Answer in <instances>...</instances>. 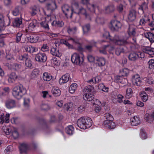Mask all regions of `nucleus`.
<instances>
[{
    "label": "nucleus",
    "instance_id": "obj_1",
    "mask_svg": "<svg viewBox=\"0 0 154 154\" xmlns=\"http://www.w3.org/2000/svg\"><path fill=\"white\" fill-rule=\"evenodd\" d=\"M63 12L68 18H71L72 16L76 14L83 15L89 20H91L92 16L89 14L86 10L82 7L79 8L78 3H75L72 5L71 7L68 5H63L62 7Z\"/></svg>",
    "mask_w": 154,
    "mask_h": 154
},
{
    "label": "nucleus",
    "instance_id": "obj_2",
    "mask_svg": "<svg viewBox=\"0 0 154 154\" xmlns=\"http://www.w3.org/2000/svg\"><path fill=\"white\" fill-rule=\"evenodd\" d=\"M135 26L134 25H129L128 30V34L125 37L116 35L113 38H112L109 32L106 31L103 35L104 38L109 39L115 45H125L127 44L128 42L127 39L129 36H134L136 35L135 31Z\"/></svg>",
    "mask_w": 154,
    "mask_h": 154
},
{
    "label": "nucleus",
    "instance_id": "obj_3",
    "mask_svg": "<svg viewBox=\"0 0 154 154\" xmlns=\"http://www.w3.org/2000/svg\"><path fill=\"white\" fill-rule=\"evenodd\" d=\"M92 121L88 117H81L77 121L78 126L80 128L85 129L89 128L92 125Z\"/></svg>",
    "mask_w": 154,
    "mask_h": 154
},
{
    "label": "nucleus",
    "instance_id": "obj_4",
    "mask_svg": "<svg viewBox=\"0 0 154 154\" xmlns=\"http://www.w3.org/2000/svg\"><path fill=\"white\" fill-rule=\"evenodd\" d=\"M26 92V89L21 85L15 87L13 89L12 94L16 98L20 99Z\"/></svg>",
    "mask_w": 154,
    "mask_h": 154
},
{
    "label": "nucleus",
    "instance_id": "obj_5",
    "mask_svg": "<svg viewBox=\"0 0 154 154\" xmlns=\"http://www.w3.org/2000/svg\"><path fill=\"white\" fill-rule=\"evenodd\" d=\"M2 130L6 135H10L11 137L14 139L17 138L18 137V133L17 129L15 128H13L12 130L10 129L9 126H5L2 128Z\"/></svg>",
    "mask_w": 154,
    "mask_h": 154
},
{
    "label": "nucleus",
    "instance_id": "obj_6",
    "mask_svg": "<svg viewBox=\"0 0 154 154\" xmlns=\"http://www.w3.org/2000/svg\"><path fill=\"white\" fill-rule=\"evenodd\" d=\"M30 9L31 10L30 13L32 16H34L37 13L39 12L40 16L38 17V19L39 20H42V16H44L46 15V13L44 9L41 8L39 6H33L31 7Z\"/></svg>",
    "mask_w": 154,
    "mask_h": 154
},
{
    "label": "nucleus",
    "instance_id": "obj_7",
    "mask_svg": "<svg viewBox=\"0 0 154 154\" xmlns=\"http://www.w3.org/2000/svg\"><path fill=\"white\" fill-rule=\"evenodd\" d=\"M71 60L73 63L81 65L84 60V56L82 53H74L71 56Z\"/></svg>",
    "mask_w": 154,
    "mask_h": 154
},
{
    "label": "nucleus",
    "instance_id": "obj_8",
    "mask_svg": "<svg viewBox=\"0 0 154 154\" xmlns=\"http://www.w3.org/2000/svg\"><path fill=\"white\" fill-rule=\"evenodd\" d=\"M122 26L121 23L116 20H112L110 22V28L112 30L117 31L121 28Z\"/></svg>",
    "mask_w": 154,
    "mask_h": 154
},
{
    "label": "nucleus",
    "instance_id": "obj_9",
    "mask_svg": "<svg viewBox=\"0 0 154 154\" xmlns=\"http://www.w3.org/2000/svg\"><path fill=\"white\" fill-rule=\"evenodd\" d=\"M90 0H81V3L87 5L88 11L92 13H94L95 6L94 4H91L89 3Z\"/></svg>",
    "mask_w": 154,
    "mask_h": 154
},
{
    "label": "nucleus",
    "instance_id": "obj_10",
    "mask_svg": "<svg viewBox=\"0 0 154 154\" xmlns=\"http://www.w3.org/2000/svg\"><path fill=\"white\" fill-rule=\"evenodd\" d=\"M35 58L37 61L45 62L47 60V57L45 54L39 53L36 55Z\"/></svg>",
    "mask_w": 154,
    "mask_h": 154
},
{
    "label": "nucleus",
    "instance_id": "obj_11",
    "mask_svg": "<svg viewBox=\"0 0 154 154\" xmlns=\"http://www.w3.org/2000/svg\"><path fill=\"white\" fill-rule=\"evenodd\" d=\"M46 7L48 10L52 11L55 10L57 8L55 1L53 0H48L46 4Z\"/></svg>",
    "mask_w": 154,
    "mask_h": 154
},
{
    "label": "nucleus",
    "instance_id": "obj_12",
    "mask_svg": "<svg viewBox=\"0 0 154 154\" xmlns=\"http://www.w3.org/2000/svg\"><path fill=\"white\" fill-rule=\"evenodd\" d=\"M148 3L144 2L139 5L138 8V13L140 14H142L146 11L148 9Z\"/></svg>",
    "mask_w": 154,
    "mask_h": 154
},
{
    "label": "nucleus",
    "instance_id": "obj_13",
    "mask_svg": "<svg viewBox=\"0 0 154 154\" xmlns=\"http://www.w3.org/2000/svg\"><path fill=\"white\" fill-rule=\"evenodd\" d=\"M47 15L48 17L47 18L48 19L49 17V16L47 14ZM42 20L44 18H45V20L44 21H42L40 22V24L41 26V27L44 29L45 30L48 31L49 29L50 28L48 25V22L47 21L46 19L47 18L45 17H43V16H42Z\"/></svg>",
    "mask_w": 154,
    "mask_h": 154
},
{
    "label": "nucleus",
    "instance_id": "obj_14",
    "mask_svg": "<svg viewBox=\"0 0 154 154\" xmlns=\"http://www.w3.org/2000/svg\"><path fill=\"white\" fill-rule=\"evenodd\" d=\"M131 81L133 85H136L137 86H139L141 82L140 76L138 74H136L133 76Z\"/></svg>",
    "mask_w": 154,
    "mask_h": 154
},
{
    "label": "nucleus",
    "instance_id": "obj_15",
    "mask_svg": "<svg viewBox=\"0 0 154 154\" xmlns=\"http://www.w3.org/2000/svg\"><path fill=\"white\" fill-rule=\"evenodd\" d=\"M104 127L109 129H113L116 127L114 122L112 121V120H106L104 122Z\"/></svg>",
    "mask_w": 154,
    "mask_h": 154
},
{
    "label": "nucleus",
    "instance_id": "obj_16",
    "mask_svg": "<svg viewBox=\"0 0 154 154\" xmlns=\"http://www.w3.org/2000/svg\"><path fill=\"white\" fill-rule=\"evenodd\" d=\"M136 11L133 9H132L129 11L128 15V20L129 21H133L136 18Z\"/></svg>",
    "mask_w": 154,
    "mask_h": 154
},
{
    "label": "nucleus",
    "instance_id": "obj_17",
    "mask_svg": "<svg viewBox=\"0 0 154 154\" xmlns=\"http://www.w3.org/2000/svg\"><path fill=\"white\" fill-rule=\"evenodd\" d=\"M29 149L28 144L25 143H21L19 146V149L20 153H26Z\"/></svg>",
    "mask_w": 154,
    "mask_h": 154
},
{
    "label": "nucleus",
    "instance_id": "obj_18",
    "mask_svg": "<svg viewBox=\"0 0 154 154\" xmlns=\"http://www.w3.org/2000/svg\"><path fill=\"white\" fill-rule=\"evenodd\" d=\"M6 107L8 109H11L16 107V103L14 100L9 99L7 100L5 102Z\"/></svg>",
    "mask_w": 154,
    "mask_h": 154
},
{
    "label": "nucleus",
    "instance_id": "obj_19",
    "mask_svg": "<svg viewBox=\"0 0 154 154\" xmlns=\"http://www.w3.org/2000/svg\"><path fill=\"white\" fill-rule=\"evenodd\" d=\"M10 114L7 113L5 115V119L4 114L2 113L0 116V123L3 124L4 122L8 123L9 122V117Z\"/></svg>",
    "mask_w": 154,
    "mask_h": 154
},
{
    "label": "nucleus",
    "instance_id": "obj_20",
    "mask_svg": "<svg viewBox=\"0 0 154 154\" xmlns=\"http://www.w3.org/2000/svg\"><path fill=\"white\" fill-rule=\"evenodd\" d=\"M69 75L68 73L63 75L59 79V83L61 85L66 83L69 80Z\"/></svg>",
    "mask_w": 154,
    "mask_h": 154
},
{
    "label": "nucleus",
    "instance_id": "obj_21",
    "mask_svg": "<svg viewBox=\"0 0 154 154\" xmlns=\"http://www.w3.org/2000/svg\"><path fill=\"white\" fill-rule=\"evenodd\" d=\"M8 80L9 83L14 82L17 79V75L14 72L11 73L8 75Z\"/></svg>",
    "mask_w": 154,
    "mask_h": 154
},
{
    "label": "nucleus",
    "instance_id": "obj_22",
    "mask_svg": "<svg viewBox=\"0 0 154 154\" xmlns=\"http://www.w3.org/2000/svg\"><path fill=\"white\" fill-rule=\"evenodd\" d=\"M130 123L132 126H137L140 123V120L139 117L137 116H134L130 119Z\"/></svg>",
    "mask_w": 154,
    "mask_h": 154
},
{
    "label": "nucleus",
    "instance_id": "obj_23",
    "mask_svg": "<svg viewBox=\"0 0 154 154\" xmlns=\"http://www.w3.org/2000/svg\"><path fill=\"white\" fill-rule=\"evenodd\" d=\"M114 81L118 83H121L124 84L127 82V80L126 79L123 78L122 76L117 75L115 77Z\"/></svg>",
    "mask_w": 154,
    "mask_h": 154
},
{
    "label": "nucleus",
    "instance_id": "obj_24",
    "mask_svg": "<svg viewBox=\"0 0 154 154\" xmlns=\"http://www.w3.org/2000/svg\"><path fill=\"white\" fill-rule=\"evenodd\" d=\"M96 60L97 61V64L99 66H103L105 64L106 60L103 57H97Z\"/></svg>",
    "mask_w": 154,
    "mask_h": 154
},
{
    "label": "nucleus",
    "instance_id": "obj_25",
    "mask_svg": "<svg viewBox=\"0 0 154 154\" xmlns=\"http://www.w3.org/2000/svg\"><path fill=\"white\" fill-rule=\"evenodd\" d=\"M83 98L85 100L91 101L93 100L94 97L92 93H85L83 95Z\"/></svg>",
    "mask_w": 154,
    "mask_h": 154
},
{
    "label": "nucleus",
    "instance_id": "obj_26",
    "mask_svg": "<svg viewBox=\"0 0 154 154\" xmlns=\"http://www.w3.org/2000/svg\"><path fill=\"white\" fill-rule=\"evenodd\" d=\"M6 65L8 67V68L10 69H14L15 70H18L21 67V65L18 64H7Z\"/></svg>",
    "mask_w": 154,
    "mask_h": 154
},
{
    "label": "nucleus",
    "instance_id": "obj_27",
    "mask_svg": "<svg viewBox=\"0 0 154 154\" xmlns=\"http://www.w3.org/2000/svg\"><path fill=\"white\" fill-rule=\"evenodd\" d=\"M39 37L36 35H31L27 37L28 41L31 43H36L38 42Z\"/></svg>",
    "mask_w": 154,
    "mask_h": 154
},
{
    "label": "nucleus",
    "instance_id": "obj_28",
    "mask_svg": "<svg viewBox=\"0 0 154 154\" xmlns=\"http://www.w3.org/2000/svg\"><path fill=\"white\" fill-rule=\"evenodd\" d=\"M26 51L30 53L36 52L38 51V48L30 45L26 46L25 47Z\"/></svg>",
    "mask_w": 154,
    "mask_h": 154
},
{
    "label": "nucleus",
    "instance_id": "obj_29",
    "mask_svg": "<svg viewBox=\"0 0 154 154\" xmlns=\"http://www.w3.org/2000/svg\"><path fill=\"white\" fill-rule=\"evenodd\" d=\"M37 23L38 22L36 20H33L29 23V25L28 26V29L31 31L33 30Z\"/></svg>",
    "mask_w": 154,
    "mask_h": 154
},
{
    "label": "nucleus",
    "instance_id": "obj_30",
    "mask_svg": "<svg viewBox=\"0 0 154 154\" xmlns=\"http://www.w3.org/2000/svg\"><path fill=\"white\" fill-rule=\"evenodd\" d=\"M50 53L52 55L58 57H60L61 55V54L59 50L54 48H53L51 49Z\"/></svg>",
    "mask_w": 154,
    "mask_h": 154
},
{
    "label": "nucleus",
    "instance_id": "obj_31",
    "mask_svg": "<svg viewBox=\"0 0 154 154\" xmlns=\"http://www.w3.org/2000/svg\"><path fill=\"white\" fill-rule=\"evenodd\" d=\"M146 120L148 122H151L154 120V112L151 114L146 113L145 116Z\"/></svg>",
    "mask_w": 154,
    "mask_h": 154
},
{
    "label": "nucleus",
    "instance_id": "obj_32",
    "mask_svg": "<svg viewBox=\"0 0 154 154\" xmlns=\"http://www.w3.org/2000/svg\"><path fill=\"white\" fill-rule=\"evenodd\" d=\"M52 92L53 95L56 97L58 96L61 94V91L59 88L57 87H53L52 90Z\"/></svg>",
    "mask_w": 154,
    "mask_h": 154
},
{
    "label": "nucleus",
    "instance_id": "obj_33",
    "mask_svg": "<svg viewBox=\"0 0 154 154\" xmlns=\"http://www.w3.org/2000/svg\"><path fill=\"white\" fill-rule=\"evenodd\" d=\"M145 37L147 38L151 43L154 42V34L150 32L145 34Z\"/></svg>",
    "mask_w": 154,
    "mask_h": 154
},
{
    "label": "nucleus",
    "instance_id": "obj_34",
    "mask_svg": "<svg viewBox=\"0 0 154 154\" xmlns=\"http://www.w3.org/2000/svg\"><path fill=\"white\" fill-rule=\"evenodd\" d=\"M74 129L73 127L71 125L68 126L66 128V132L69 135H72L74 132Z\"/></svg>",
    "mask_w": 154,
    "mask_h": 154
},
{
    "label": "nucleus",
    "instance_id": "obj_35",
    "mask_svg": "<svg viewBox=\"0 0 154 154\" xmlns=\"http://www.w3.org/2000/svg\"><path fill=\"white\" fill-rule=\"evenodd\" d=\"M85 93H92L94 91V88L93 86L89 85L85 87L84 89Z\"/></svg>",
    "mask_w": 154,
    "mask_h": 154
},
{
    "label": "nucleus",
    "instance_id": "obj_36",
    "mask_svg": "<svg viewBox=\"0 0 154 154\" xmlns=\"http://www.w3.org/2000/svg\"><path fill=\"white\" fill-rule=\"evenodd\" d=\"M64 23L61 21L53 20L51 23L52 26L58 27H62L64 25Z\"/></svg>",
    "mask_w": 154,
    "mask_h": 154
},
{
    "label": "nucleus",
    "instance_id": "obj_37",
    "mask_svg": "<svg viewBox=\"0 0 154 154\" xmlns=\"http://www.w3.org/2000/svg\"><path fill=\"white\" fill-rule=\"evenodd\" d=\"M22 19L19 18H16L13 22V25L15 27H19L22 24Z\"/></svg>",
    "mask_w": 154,
    "mask_h": 154
},
{
    "label": "nucleus",
    "instance_id": "obj_38",
    "mask_svg": "<svg viewBox=\"0 0 154 154\" xmlns=\"http://www.w3.org/2000/svg\"><path fill=\"white\" fill-rule=\"evenodd\" d=\"M43 79L45 81H49L52 79V76L50 74L45 72L43 75Z\"/></svg>",
    "mask_w": 154,
    "mask_h": 154
},
{
    "label": "nucleus",
    "instance_id": "obj_39",
    "mask_svg": "<svg viewBox=\"0 0 154 154\" xmlns=\"http://www.w3.org/2000/svg\"><path fill=\"white\" fill-rule=\"evenodd\" d=\"M143 51L150 55L154 54V49L149 47H145L143 48Z\"/></svg>",
    "mask_w": 154,
    "mask_h": 154
},
{
    "label": "nucleus",
    "instance_id": "obj_40",
    "mask_svg": "<svg viewBox=\"0 0 154 154\" xmlns=\"http://www.w3.org/2000/svg\"><path fill=\"white\" fill-rule=\"evenodd\" d=\"M77 87V85L76 83H73L72 84L69 88V92L71 94L74 93Z\"/></svg>",
    "mask_w": 154,
    "mask_h": 154
},
{
    "label": "nucleus",
    "instance_id": "obj_41",
    "mask_svg": "<svg viewBox=\"0 0 154 154\" xmlns=\"http://www.w3.org/2000/svg\"><path fill=\"white\" fill-rule=\"evenodd\" d=\"M59 42L65 45L69 48L72 49L73 48L72 45L69 44L67 41L64 39L59 40Z\"/></svg>",
    "mask_w": 154,
    "mask_h": 154
},
{
    "label": "nucleus",
    "instance_id": "obj_42",
    "mask_svg": "<svg viewBox=\"0 0 154 154\" xmlns=\"http://www.w3.org/2000/svg\"><path fill=\"white\" fill-rule=\"evenodd\" d=\"M68 40L69 41H71L74 44H80L81 41V39L78 38L77 37H74V38L69 37L68 38Z\"/></svg>",
    "mask_w": 154,
    "mask_h": 154
},
{
    "label": "nucleus",
    "instance_id": "obj_43",
    "mask_svg": "<svg viewBox=\"0 0 154 154\" xmlns=\"http://www.w3.org/2000/svg\"><path fill=\"white\" fill-rule=\"evenodd\" d=\"M98 88L100 90H101L105 92H107L108 91L109 88L106 87L103 84H100L98 86Z\"/></svg>",
    "mask_w": 154,
    "mask_h": 154
},
{
    "label": "nucleus",
    "instance_id": "obj_44",
    "mask_svg": "<svg viewBox=\"0 0 154 154\" xmlns=\"http://www.w3.org/2000/svg\"><path fill=\"white\" fill-rule=\"evenodd\" d=\"M114 10V6L111 5L107 6L105 9V12L106 13H109L113 12Z\"/></svg>",
    "mask_w": 154,
    "mask_h": 154
},
{
    "label": "nucleus",
    "instance_id": "obj_45",
    "mask_svg": "<svg viewBox=\"0 0 154 154\" xmlns=\"http://www.w3.org/2000/svg\"><path fill=\"white\" fill-rule=\"evenodd\" d=\"M51 63L52 65L54 66H59L60 65V61L57 58L54 57L52 59Z\"/></svg>",
    "mask_w": 154,
    "mask_h": 154
},
{
    "label": "nucleus",
    "instance_id": "obj_46",
    "mask_svg": "<svg viewBox=\"0 0 154 154\" xmlns=\"http://www.w3.org/2000/svg\"><path fill=\"white\" fill-rule=\"evenodd\" d=\"M132 90L131 88H128L126 91V97L128 99H129L132 96Z\"/></svg>",
    "mask_w": 154,
    "mask_h": 154
},
{
    "label": "nucleus",
    "instance_id": "obj_47",
    "mask_svg": "<svg viewBox=\"0 0 154 154\" xmlns=\"http://www.w3.org/2000/svg\"><path fill=\"white\" fill-rule=\"evenodd\" d=\"M39 72V71L38 69H34L31 74V78L32 79L36 77L38 75Z\"/></svg>",
    "mask_w": 154,
    "mask_h": 154
},
{
    "label": "nucleus",
    "instance_id": "obj_48",
    "mask_svg": "<svg viewBox=\"0 0 154 154\" xmlns=\"http://www.w3.org/2000/svg\"><path fill=\"white\" fill-rule=\"evenodd\" d=\"M128 58L131 60H135L137 58V53H131L128 56Z\"/></svg>",
    "mask_w": 154,
    "mask_h": 154
},
{
    "label": "nucleus",
    "instance_id": "obj_49",
    "mask_svg": "<svg viewBox=\"0 0 154 154\" xmlns=\"http://www.w3.org/2000/svg\"><path fill=\"white\" fill-rule=\"evenodd\" d=\"M140 96H141L142 100L143 102H146L147 100L148 95L145 92H142L140 94Z\"/></svg>",
    "mask_w": 154,
    "mask_h": 154
},
{
    "label": "nucleus",
    "instance_id": "obj_50",
    "mask_svg": "<svg viewBox=\"0 0 154 154\" xmlns=\"http://www.w3.org/2000/svg\"><path fill=\"white\" fill-rule=\"evenodd\" d=\"M107 45L102 46L99 49L100 52L104 54H106L107 52L106 50L107 49Z\"/></svg>",
    "mask_w": 154,
    "mask_h": 154
},
{
    "label": "nucleus",
    "instance_id": "obj_51",
    "mask_svg": "<svg viewBox=\"0 0 154 154\" xmlns=\"http://www.w3.org/2000/svg\"><path fill=\"white\" fill-rule=\"evenodd\" d=\"M28 58V56L26 54H24L23 55H19L17 59L20 61H24L26 60Z\"/></svg>",
    "mask_w": 154,
    "mask_h": 154
},
{
    "label": "nucleus",
    "instance_id": "obj_52",
    "mask_svg": "<svg viewBox=\"0 0 154 154\" xmlns=\"http://www.w3.org/2000/svg\"><path fill=\"white\" fill-rule=\"evenodd\" d=\"M19 6H17L13 10L12 13L14 16H17L19 14Z\"/></svg>",
    "mask_w": 154,
    "mask_h": 154
},
{
    "label": "nucleus",
    "instance_id": "obj_53",
    "mask_svg": "<svg viewBox=\"0 0 154 154\" xmlns=\"http://www.w3.org/2000/svg\"><path fill=\"white\" fill-rule=\"evenodd\" d=\"M82 29L84 34H86L90 30V26L89 24L82 26Z\"/></svg>",
    "mask_w": 154,
    "mask_h": 154
},
{
    "label": "nucleus",
    "instance_id": "obj_54",
    "mask_svg": "<svg viewBox=\"0 0 154 154\" xmlns=\"http://www.w3.org/2000/svg\"><path fill=\"white\" fill-rule=\"evenodd\" d=\"M132 8L135 7L138 4L139 0L137 1L136 0H128Z\"/></svg>",
    "mask_w": 154,
    "mask_h": 154
},
{
    "label": "nucleus",
    "instance_id": "obj_55",
    "mask_svg": "<svg viewBox=\"0 0 154 154\" xmlns=\"http://www.w3.org/2000/svg\"><path fill=\"white\" fill-rule=\"evenodd\" d=\"M145 19L142 18L141 19L140 21V25H143L145 24L147 21H149V19L148 17H146L145 16Z\"/></svg>",
    "mask_w": 154,
    "mask_h": 154
},
{
    "label": "nucleus",
    "instance_id": "obj_56",
    "mask_svg": "<svg viewBox=\"0 0 154 154\" xmlns=\"http://www.w3.org/2000/svg\"><path fill=\"white\" fill-rule=\"evenodd\" d=\"M120 73L122 76H127L129 73V70L127 68H124L120 72Z\"/></svg>",
    "mask_w": 154,
    "mask_h": 154
},
{
    "label": "nucleus",
    "instance_id": "obj_57",
    "mask_svg": "<svg viewBox=\"0 0 154 154\" xmlns=\"http://www.w3.org/2000/svg\"><path fill=\"white\" fill-rule=\"evenodd\" d=\"M143 79L149 84H152L154 83V80L150 77L144 78Z\"/></svg>",
    "mask_w": 154,
    "mask_h": 154
},
{
    "label": "nucleus",
    "instance_id": "obj_58",
    "mask_svg": "<svg viewBox=\"0 0 154 154\" xmlns=\"http://www.w3.org/2000/svg\"><path fill=\"white\" fill-rule=\"evenodd\" d=\"M149 68L150 69H152L154 68V60L151 59L148 62Z\"/></svg>",
    "mask_w": 154,
    "mask_h": 154
},
{
    "label": "nucleus",
    "instance_id": "obj_59",
    "mask_svg": "<svg viewBox=\"0 0 154 154\" xmlns=\"http://www.w3.org/2000/svg\"><path fill=\"white\" fill-rule=\"evenodd\" d=\"M123 52V49L121 47L117 48L116 49V54L117 55H119L121 53Z\"/></svg>",
    "mask_w": 154,
    "mask_h": 154
},
{
    "label": "nucleus",
    "instance_id": "obj_60",
    "mask_svg": "<svg viewBox=\"0 0 154 154\" xmlns=\"http://www.w3.org/2000/svg\"><path fill=\"white\" fill-rule=\"evenodd\" d=\"M104 19L103 17H98L96 19V22L98 24H103L104 22Z\"/></svg>",
    "mask_w": 154,
    "mask_h": 154
},
{
    "label": "nucleus",
    "instance_id": "obj_61",
    "mask_svg": "<svg viewBox=\"0 0 154 154\" xmlns=\"http://www.w3.org/2000/svg\"><path fill=\"white\" fill-rule=\"evenodd\" d=\"M4 26V23L3 17L1 14H0V29H2Z\"/></svg>",
    "mask_w": 154,
    "mask_h": 154
},
{
    "label": "nucleus",
    "instance_id": "obj_62",
    "mask_svg": "<svg viewBox=\"0 0 154 154\" xmlns=\"http://www.w3.org/2000/svg\"><path fill=\"white\" fill-rule=\"evenodd\" d=\"M22 33L21 32H18L16 35V42L18 43L20 42L21 39V36L22 35Z\"/></svg>",
    "mask_w": 154,
    "mask_h": 154
},
{
    "label": "nucleus",
    "instance_id": "obj_63",
    "mask_svg": "<svg viewBox=\"0 0 154 154\" xmlns=\"http://www.w3.org/2000/svg\"><path fill=\"white\" fill-rule=\"evenodd\" d=\"M140 137L143 139H145L147 138V135L144 131L142 130L140 132Z\"/></svg>",
    "mask_w": 154,
    "mask_h": 154
},
{
    "label": "nucleus",
    "instance_id": "obj_64",
    "mask_svg": "<svg viewBox=\"0 0 154 154\" xmlns=\"http://www.w3.org/2000/svg\"><path fill=\"white\" fill-rule=\"evenodd\" d=\"M26 66L28 68L31 67L32 65V63L31 60L28 58L26 60L25 62Z\"/></svg>",
    "mask_w": 154,
    "mask_h": 154
}]
</instances>
